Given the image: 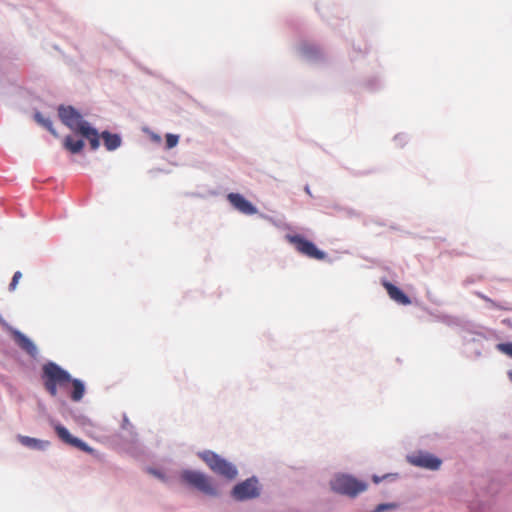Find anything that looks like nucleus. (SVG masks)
<instances>
[{"instance_id":"1","label":"nucleus","mask_w":512,"mask_h":512,"mask_svg":"<svg viewBox=\"0 0 512 512\" xmlns=\"http://www.w3.org/2000/svg\"><path fill=\"white\" fill-rule=\"evenodd\" d=\"M42 379L47 392L56 397L58 387L65 388L71 381L70 374L54 362H48L42 368Z\"/></svg>"},{"instance_id":"2","label":"nucleus","mask_w":512,"mask_h":512,"mask_svg":"<svg viewBox=\"0 0 512 512\" xmlns=\"http://www.w3.org/2000/svg\"><path fill=\"white\" fill-rule=\"evenodd\" d=\"M331 489L341 495L354 498L360 493L366 491L368 484L358 480L354 476L347 474L336 475L330 482Z\"/></svg>"},{"instance_id":"3","label":"nucleus","mask_w":512,"mask_h":512,"mask_svg":"<svg viewBox=\"0 0 512 512\" xmlns=\"http://www.w3.org/2000/svg\"><path fill=\"white\" fill-rule=\"evenodd\" d=\"M203 461L216 474L232 480L237 476V469L230 462L212 451H205L201 455Z\"/></svg>"},{"instance_id":"4","label":"nucleus","mask_w":512,"mask_h":512,"mask_svg":"<svg viewBox=\"0 0 512 512\" xmlns=\"http://www.w3.org/2000/svg\"><path fill=\"white\" fill-rule=\"evenodd\" d=\"M181 479L189 485L195 487L204 494L217 496L218 492L212 480L207 475L192 470H184L181 473Z\"/></svg>"},{"instance_id":"5","label":"nucleus","mask_w":512,"mask_h":512,"mask_svg":"<svg viewBox=\"0 0 512 512\" xmlns=\"http://www.w3.org/2000/svg\"><path fill=\"white\" fill-rule=\"evenodd\" d=\"M58 115L63 124L73 132L82 134L90 124L83 119V116L72 106H60Z\"/></svg>"},{"instance_id":"6","label":"nucleus","mask_w":512,"mask_h":512,"mask_svg":"<svg viewBox=\"0 0 512 512\" xmlns=\"http://www.w3.org/2000/svg\"><path fill=\"white\" fill-rule=\"evenodd\" d=\"M286 239L295 247L297 252L308 258L316 260H324L326 258L325 252L319 250L313 242L301 235H287Z\"/></svg>"},{"instance_id":"7","label":"nucleus","mask_w":512,"mask_h":512,"mask_svg":"<svg viewBox=\"0 0 512 512\" xmlns=\"http://www.w3.org/2000/svg\"><path fill=\"white\" fill-rule=\"evenodd\" d=\"M232 495L236 500L241 501L257 497L259 495L257 480L251 478L237 484L233 488Z\"/></svg>"},{"instance_id":"8","label":"nucleus","mask_w":512,"mask_h":512,"mask_svg":"<svg viewBox=\"0 0 512 512\" xmlns=\"http://www.w3.org/2000/svg\"><path fill=\"white\" fill-rule=\"evenodd\" d=\"M227 199L242 214L254 215L257 213V208L239 193H229Z\"/></svg>"},{"instance_id":"9","label":"nucleus","mask_w":512,"mask_h":512,"mask_svg":"<svg viewBox=\"0 0 512 512\" xmlns=\"http://www.w3.org/2000/svg\"><path fill=\"white\" fill-rule=\"evenodd\" d=\"M411 464L426 468L429 470H437L440 468L442 461L430 453H419L409 457Z\"/></svg>"},{"instance_id":"10","label":"nucleus","mask_w":512,"mask_h":512,"mask_svg":"<svg viewBox=\"0 0 512 512\" xmlns=\"http://www.w3.org/2000/svg\"><path fill=\"white\" fill-rule=\"evenodd\" d=\"M55 431L63 442L71 446H74L84 452L91 453L93 451V449L89 447L85 442L76 437H73L64 426L60 424L56 425Z\"/></svg>"},{"instance_id":"11","label":"nucleus","mask_w":512,"mask_h":512,"mask_svg":"<svg viewBox=\"0 0 512 512\" xmlns=\"http://www.w3.org/2000/svg\"><path fill=\"white\" fill-rule=\"evenodd\" d=\"M383 286L386 289L389 297L395 302L402 305H409L411 303L410 298L398 287L388 281L383 282Z\"/></svg>"},{"instance_id":"12","label":"nucleus","mask_w":512,"mask_h":512,"mask_svg":"<svg viewBox=\"0 0 512 512\" xmlns=\"http://www.w3.org/2000/svg\"><path fill=\"white\" fill-rule=\"evenodd\" d=\"M15 339L18 345L25 350L28 354L34 356L37 353V348L34 343L20 332H15Z\"/></svg>"},{"instance_id":"13","label":"nucleus","mask_w":512,"mask_h":512,"mask_svg":"<svg viewBox=\"0 0 512 512\" xmlns=\"http://www.w3.org/2000/svg\"><path fill=\"white\" fill-rule=\"evenodd\" d=\"M64 148L72 154H77L82 151L84 141L82 139H75L73 136L68 135L63 142Z\"/></svg>"},{"instance_id":"14","label":"nucleus","mask_w":512,"mask_h":512,"mask_svg":"<svg viewBox=\"0 0 512 512\" xmlns=\"http://www.w3.org/2000/svg\"><path fill=\"white\" fill-rule=\"evenodd\" d=\"M101 137L104 141L105 147L109 151L117 149L121 144V139L117 134H111L108 131H104L101 134Z\"/></svg>"},{"instance_id":"15","label":"nucleus","mask_w":512,"mask_h":512,"mask_svg":"<svg viewBox=\"0 0 512 512\" xmlns=\"http://www.w3.org/2000/svg\"><path fill=\"white\" fill-rule=\"evenodd\" d=\"M81 135L89 141L92 150H96L99 148L100 136L95 128L90 126L89 128L85 129V131Z\"/></svg>"},{"instance_id":"16","label":"nucleus","mask_w":512,"mask_h":512,"mask_svg":"<svg viewBox=\"0 0 512 512\" xmlns=\"http://www.w3.org/2000/svg\"><path fill=\"white\" fill-rule=\"evenodd\" d=\"M17 439L22 445L32 449H43L47 444V442L23 435H18Z\"/></svg>"},{"instance_id":"17","label":"nucleus","mask_w":512,"mask_h":512,"mask_svg":"<svg viewBox=\"0 0 512 512\" xmlns=\"http://www.w3.org/2000/svg\"><path fill=\"white\" fill-rule=\"evenodd\" d=\"M70 383L72 384L73 387L70 397L73 401L78 402L84 396V384L78 379H71Z\"/></svg>"},{"instance_id":"18","label":"nucleus","mask_w":512,"mask_h":512,"mask_svg":"<svg viewBox=\"0 0 512 512\" xmlns=\"http://www.w3.org/2000/svg\"><path fill=\"white\" fill-rule=\"evenodd\" d=\"M34 118L38 124L45 127L53 135L57 136V133L53 128L52 121L49 118H45L40 112H36Z\"/></svg>"},{"instance_id":"19","label":"nucleus","mask_w":512,"mask_h":512,"mask_svg":"<svg viewBox=\"0 0 512 512\" xmlns=\"http://www.w3.org/2000/svg\"><path fill=\"white\" fill-rule=\"evenodd\" d=\"M302 51L303 53L307 56V57H310L312 58L313 56H316V55H319L320 54V50L318 47H316L315 45H310V44H307V45H304L302 47Z\"/></svg>"},{"instance_id":"20","label":"nucleus","mask_w":512,"mask_h":512,"mask_svg":"<svg viewBox=\"0 0 512 512\" xmlns=\"http://www.w3.org/2000/svg\"><path fill=\"white\" fill-rule=\"evenodd\" d=\"M179 137L175 134H167L166 135V148L172 149L178 144Z\"/></svg>"},{"instance_id":"21","label":"nucleus","mask_w":512,"mask_h":512,"mask_svg":"<svg viewBox=\"0 0 512 512\" xmlns=\"http://www.w3.org/2000/svg\"><path fill=\"white\" fill-rule=\"evenodd\" d=\"M497 349L507 356L512 358V343H500L497 345Z\"/></svg>"},{"instance_id":"22","label":"nucleus","mask_w":512,"mask_h":512,"mask_svg":"<svg viewBox=\"0 0 512 512\" xmlns=\"http://www.w3.org/2000/svg\"><path fill=\"white\" fill-rule=\"evenodd\" d=\"M476 295L481 298L482 300H484L485 302H487L490 307L492 308H496V309H504L503 306H501L500 304H497L495 301H493L492 299H490L489 297H487L486 295L480 293V292H477Z\"/></svg>"},{"instance_id":"23","label":"nucleus","mask_w":512,"mask_h":512,"mask_svg":"<svg viewBox=\"0 0 512 512\" xmlns=\"http://www.w3.org/2000/svg\"><path fill=\"white\" fill-rule=\"evenodd\" d=\"M22 277V273L20 271H16L12 277V280H11V283L9 285V290L10 291H14L17 287V284L19 282V280L21 279Z\"/></svg>"},{"instance_id":"24","label":"nucleus","mask_w":512,"mask_h":512,"mask_svg":"<svg viewBox=\"0 0 512 512\" xmlns=\"http://www.w3.org/2000/svg\"><path fill=\"white\" fill-rule=\"evenodd\" d=\"M387 507H388L387 505L381 504V505H379V506L377 507L376 511H374V512H380L381 510H383V509H385V508H387Z\"/></svg>"},{"instance_id":"25","label":"nucleus","mask_w":512,"mask_h":512,"mask_svg":"<svg viewBox=\"0 0 512 512\" xmlns=\"http://www.w3.org/2000/svg\"><path fill=\"white\" fill-rule=\"evenodd\" d=\"M373 481H374L375 483H379V482L381 481V478H380V477H378V476H373Z\"/></svg>"},{"instance_id":"26","label":"nucleus","mask_w":512,"mask_h":512,"mask_svg":"<svg viewBox=\"0 0 512 512\" xmlns=\"http://www.w3.org/2000/svg\"><path fill=\"white\" fill-rule=\"evenodd\" d=\"M509 378L512 380V371L509 372Z\"/></svg>"}]
</instances>
